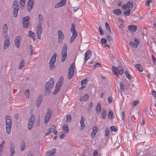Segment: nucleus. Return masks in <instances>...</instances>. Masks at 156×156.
<instances>
[{
	"label": "nucleus",
	"instance_id": "f257e3e1",
	"mask_svg": "<svg viewBox=\"0 0 156 156\" xmlns=\"http://www.w3.org/2000/svg\"><path fill=\"white\" fill-rule=\"evenodd\" d=\"M54 83V80L52 78H51L45 85V89L44 93L45 95H48L51 93L50 90L53 88Z\"/></svg>",
	"mask_w": 156,
	"mask_h": 156
},
{
	"label": "nucleus",
	"instance_id": "f03ea898",
	"mask_svg": "<svg viewBox=\"0 0 156 156\" xmlns=\"http://www.w3.org/2000/svg\"><path fill=\"white\" fill-rule=\"evenodd\" d=\"M70 31L72 34V35L70 39V43H72L77 36V33L75 29V25L74 24H72L70 29Z\"/></svg>",
	"mask_w": 156,
	"mask_h": 156
},
{
	"label": "nucleus",
	"instance_id": "7ed1b4c3",
	"mask_svg": "<svg viewBox=\"0 0 156 156\" xmlns=\"http://www.w3.org/2000/svg\"><path fill=\"white\" fill-rule=\"evenodd\" d=\"M112 69L113 73L117 76L118 77V75L117 74V72L119 74H122L124 73V70L121 66H119L117 68H116L114 66H112Z\"/></svg>",
	"mask_w": 156,
	"mask_h": 156
},
{
	"label": "nucleus",
	"instance_id": "20e7f679",
	"mask_svg": "<svg viewBox=\"0 0 156 156\" xmlns=\"http://www.w3.org/2000/svg\"><path fill=\"white\" fill-rule=\"evenodd\" d=\"M67 46L66 44H65L63 46L61 52L62 56L61 61L62 62H64L66 59L67 57Z\"/></svg>",
	"mask_w": 156,
	"mask_h": 156
},
{
	"label": "nucleus",
	"instance_id": "39448f33",
	"mask_svg": "<svg viewBox=\"0 0 156 156\" xmlns=\"http://www.w3.org/2000/svg\"><path fill=\"white\" fill-rule=\"evenodd\" d=\"M57 56L56 53H54V54L51 57L49 62V64L50 66V69L51 70L53 69L55 67L54 63L56 62V58Z\"/></svg>",
	"mask_w": 156,
	"mask_h": 156
},
{
	"label": "nucleus",
	"instance_id": "423d86ee",
	"mask_svg": "<svg viewBox=\"0 0 156 156\" xmlns=\"http://www.w3.org/2000/svg\"><path fill=\"white\" fill-rule=\"evenodd\" d=\"M41 23L39 22L37 27V38L40 39L42 33V29L41 26Z\"/></svg>",
	"mask_w": 156,
	"mask_h": 156
},
{
	"label": "nucleus",
	"instance_id": "0eeeda50",
	"mask_svg": "<svg viewBox=\"0 0 156 156\" xmlns=\"http://www.w3.org/2000/svg\"><path fill=\"white\" fill-rule=\"evenodd\" d=\"M52 114L51 111L50 109H48L47 112L45 114V116L44 122L45 123H47L49 121L51 118Z\"/></svg>",
	"mask_w": 156,
	"mask_h": 156
},
{
	"label": "nucleus",
	"instance_id": "6e6552de",
	"mask_svg": "<svg viewBox=\"0 0 156 156\" xmlns=\"http://www.w3.org/2000/svg\"><path fill=\"white\" fill-rule=\"evenodd\" d=\"M30 17L29 16L24 17L22 19V22L23 26L27 27L29 24V20Z\"/></svg>",
	"mask_w": 156,
	"mask_h": 156
},
{
	"label": "nucleus",
	"instance_id": "1a4fd4ad",
	"mask_svg": "<svg viewBox=\"0 0 156 156\" xmlns=\"http://www.w3.org/2000/svg\"><path fill=\"white\" fill-rule=\"evenodd\" d=\"M58 43L62 44L63 42V39L64 38L63 34L61 30H59L58 31Z\"/></svg>",
	"mask_w": 156,
	"mask_h": 156
},
{
	"label": "nucleus",
	"instance_id": "9d476101",
	"mask_svg": "<svg viewBox=\"0 0 156 156\" xmlns=\"http://www.w3.org/2000/svg\"><path fill=\"white\" fill-rule=\"evenodd\" d=\"M66 3V0H61L60 2L57 3L55 6V8H57L60 7L64 6Z\"/></svg>",
	"mask_w": 156,
	"mask_h": 156
},
{
	"label": "nucleus",
	"instance_id": "9b49d317",
	"mask_svg": "<svg viewBox=\"0 0 156 156\" xmlns=\"http://www.w3.org/2000/svg\"><path fill=\"white\" fill-rule=\"evenodd\" d=\"M92 55V52L90 50H88L85 54L84 62H86L90 58Z\"/></svg>",
	"mask_w": 156,
	"mask_h": 156
},
{
	"label": "nucleus",
	"instance_id": "f8f14e48",
	"mask_svg": "<svg viewBox=\"0 0 156 156\" xmlns=\"http://www.w3.org/2000/svg\"><path fill=\"white\" fill-rule=\"evenodd\" d=\"M34 4V0H29L27 4V9L29 12H30L32 9Z\"/></svg>",
	"mask_w": 156,
	"mask_h": 156
},
{
	"label": "nucleus",
	"instance_id": "ddd939ff",
	"mask_svg": "<svg viewBox=\"0 0 156 156\" xmlns=\"http://www.w3.org/2000/svg\"><path fill=\"white\" fill-rule=\"evenodd\" d=\"M5 119H6V126H11L12 125L11 119H10V117L7 115L5 116Z\"/></svg>",
	"mask_w": 156,
	"mask_h": 156
},
{
	"label": "nucleus",
	"instance_id": "4468645a",
	"mask_svg": "<svg viewBox=\"0 0 156 156\" xmlns=\"http://www.w3.org/2000/svg\"><path fill=\"white\" fill-rule=\"evenodd\" d=\"M10 150L11 152L10 154V156H13L15 152L14 150L15 147L13 144V143L11 142L10 143Z\"/></svg>",
	"mask_w": 156,
	"mask_h": 156
},
{
	"label": "nucleus",
	"instance_id": "2eb2a0df",
	"mask_svg": "<svg viewBox=\"0 0 156 156\" xmlns=\"http://www.w3.org/2000/svg\"><path fill=\"white\" fill-rule=\"evenodd\" d=\"M92 129L93 131L91 133V136L92 138H94L95 136V134L98 130V128L97 126H95L92 128Z\"/></svg>",
	"mask_w": 156,
	"mask_h": 156
},
{
	"label": "nucleus",
	"instance_id": "dca6fc26",
	"mask_svg": "<svg viewBox=\"0 0 156 156\" xmlns=\"http://www.w3.org/2000/svg\"><path fill=\"white\" fill-rule=\"evenodd\" d=\"M13 10H18L19 9V3L18 1L15 0L14 1L13 3L12 6Z\"/></svg>",
	"mask_w": 156,
	"mask_h": 156
},
{
	"label": "nucleus",
	"instance_id": "f3484780",
	"mask_svg": "<svg viewBox=\"0 0 156 156\" xmlns=\"http://www.w3.org/2000/svg\"><path fill=\"white\" fill-rule=\"evenodd\" d=\"M85 120L83 116H81V120L80 122L81 124V129H83L85 127V124L84 123Z\"/></svg>",
	"mask_w": 156,
	"mask_h": 156
},
{
	"label": "nucleus",
	"instance_id": "a211bd4d",
	"mask_svg": "<svg viewBox=\"0 0 156 156\" xmlns=\"http://www.w3.org/2000/svg\"><path fill=\"white\" fill-rule=\"evenodd\" d=\"M61 86V85H58V84H56L55 87V89L52 92L53 94H57L60 90Z\"/></svg>",
	"mask_w": 156,
	"mask_h": 156
},
{
	"label": "nucleus",
	"instance_id": "6ab92c4d",
	"mask_svg": "<svg viewBox=\"0 0 156 156\" xmlns=\"http://www.w3.org/2000/svg\"><path fill=\"white\" fill-rule=\"evenodd\" d=\"M20 41V37L17 36L14 42L15 46L17 48L19 47V43Z\"/></svg>",
	"mask_w": 156,
	"mask_h": 156
},
{
	"label": "nucleus",
	"instance_id": "aec40b11",
	"mask_svg": "<svg viewBox=\"0 0 156 156\" xmlns=\"http://www.w3.org/2000/svg\"><path fill=\"white\" fill-rule=\"evenodd\" d=\"M56 149L55 148H54L52 149V151H49L46 152V155L51 156L54 155L55 152L56 151Z\"/></svg>",
	"mask_w": 156,
	"mask_h": 156
},
{
	"label": "nucleus",
	"instance_id": "412c9836",
	"mask_svg": "<svg viewBox=\"0 0 156 156\" xmlns=\"http://www.w3.org/2000/svg\"><path fill=\"white\" fill-rule=\"evenodd\" d=\"M128 29L129 30L132 32H134L136 30V26L130 25L128 26Z\"/></svg>",
	"mask_w": 156,
	"mask_h": 156
},
{
	"label": "nucleus",
	"instance_id": "4be33fe9",
	"mask_svg": "<svg viewBox=\"0 0 156 156\" xmlns=\"http://www.w3.org/2000/svg\"><path fill=\"white\" fill-rule=\"evenodd\" d=\"M10 42L9 39H6L5 40L4 48L5 49H7L9 47Z\"/></svg>",
	"mask_w": 156,
	"mask_h": 156
},
{
	"label": "nucleus",
	"instance_id": "5701e85b",
	"mask_svg": "<svg viewBox=\"0 0 156 156\" xmlns=\"http://www.w3.org/2000/svg\"><path fill=\"white\" fill-rule=\"evenodd\" d=\"M69 73H74V64L72 63L70 65L69 68Z\"/></svg>",
	"mask_w": 156,
	"mask_h": 156
},
{
	"label": "nucleus",
	"instance_id": "b1692460",
	"mask_svg": "<svg viewBox=\"0 0 156 156\" xmlns=\"http://www.w3.org/2000/svg\"><path fill=\"white\" fill-rule=\"evenodd\" d=\"M89 98V96L88 94H86L84 96L81 97L80 98V101H86Z\"/></svg>",
	"mask_w": 156,
	"mask_h": 156
},
{
	"label": "nucleus",
	"instance_id": "393cba45",
	"mask_svg": "<svg viewBox=\"0 0 156 156\" xmlns=\"http://www.w3.org/2000/svg\"><path fill=\"white\" fill-rule=\"evenodd\" d=\"M62 129L65 133H67L69 132V129L67 124H65L63 126Z\"/></svg>",
	"mask_w": 156,
	"mask_h": 156
},
{
	"label": "nucleus",
	"instance_id": "a878e982",
	"mask_svg": "<svg viewBox=\"0 0 156 156\" xmlns=\"http://www.w3.org/2000/svg\"><path fill=\"white\" fill-rule=\"evenodd\" d=\"M42 101V98L41 97H39L36 101V104L37 107H39Z\"/></svg>",
	"mask_w": 156,
	"mask_h": 156
},
{
	"label": "nucleus",
	"instance_id": "bb28decb",
	"mask_svg": "<svg viewBox=\"0 0 156 156\" xmlns=\"http://www.w3.org/2000/svg\"><path fill=\"white\" fill-rule=\"evenodd\" d=\"M28 35L30 37L33 38L34 41H35L34 37L35 34L34 33L32 32L31 31H28Z\"/></svg>",
	"mask_w": 156,
	"mask_h": 156
},
{
	"label": "nucleus",
	"instance_id": "cd10ccee",
	"mask_svg": "<svg viewBox=\"0 0 156 156\" xmlns=\"http://www.w3.org/2000/svg\"><path fill=\"white\" fill-rule=\"evenodd\" d=\"M24 65V61L23 60H21L19 63V69H21Z\"/></svg>",
	"mask_w": 156,
	"mask_h": 156
},
{
	"label": "nucleus",
	"instance_id": "c85d7f7f",
	"mask_svg": "<svg viewBox=\"0 0 156 156\" xmlns=\"http://www.w3.org/2000/svg\"><path fill=\"white\" fill-rule=\"evenodd\" d=\"M101 104L99 103L98 104L97 106L96 107V109L98 112V114H99L101 112Z\"/></svg>",
	"mask_w": 156,
	"mask_h": 156
},
{
	"label": "nucleus",
	"instance_id": "c756f323",
	"mask_svg": "<svg viewBox=\"0 0 156 156\" xmlns=\"http://www.w3.org/2000/svg\"><path fill=\"white\" fill-rule=\"evenodd\" d=\"M63 78L62 76H61L60 79H59L58 82L56 83L57 84L60 85H62L63 83Z\"/></svg>",
	"mask_w": 156,
	"mask_h": 156
},
{
	"label": "nucleus",
	"instance_id": "7c9ffc66",
	"mask_svg": "<svg viewBox=\"0 0 156 156\" xmlns=\"http://www.w3.org/2000/svg\"><path fill=\"white\" fill-rule=\"evenodd\" d=\"M106 40L109 41H113V39L112 36L109 34H107L106 35Z\"/></svg>",
	"mask_w": 156,
	"mask_h": 156
},
{
	"label": "nucleus",
	"instance_id": "2f4dec72",
	"mask_svg": "<svg viewBox=\"0 0 156 156\" xmlns=\"http://www.w3.org/2000/svg\"><path fill=\"white\" fill-rule=\"evenodd\" d=\"M125 85L122 82H121L120 83V87L121 90L122 91L125 90Z\"/></svg>",
	"mask_w": 156,
	"mask_h": 156
},
{
	"label": "nucleus",
	"instance_id": "473e14b6",
	"mask_svg": "<svg viewBox=\"0 0 156 156\" xmlns=\"http://www.w3.org/2000/svg\"><path fill=\"white\" fill-rule=\"evenodd\" d=\"M113 113L110 110L109 111V113L108 115V119H111L113 117Z\"/></svg>",
	"mask_w": 156,
	"mask_h": 156
},
{
	"label": "nucleus",
	"instance_id": "72a5a7b5",
	"mask_svg": "<svg viewBox=\"0 0 156 156\" xmlns=\"http://www.w3.org/2000/svg\"><path fill=\"white\" fill-rule=\"evenodd\" d=\"M35 118L34 115H32L29 119V122L34 123Z\"/></svg>",
	"mask_w": 156,
	"mask_h": 156
},
{
	"label": "nucleus",
	"instance_id": "f704fd0d",
	"mask_svg": "<svg viewBox=\"0 0 156 156\" xmlns=\"http://www.w3.org/2000/svg\"><path fill=\"white\" fill-rule=\"evenodd\" d=\"M106 115L107 113L106 110L105 109H103L101 113V116L102 118L104 119H105Z\"/></svg>",
	"mask_w": 156,
	"mask_h": 156
},
{
	"label": "nucleus",
	"instance_id": "c9c22d12",
	"mask_svg": "<svg viewBox=\"0 0 156 156\" xmlns=\"http://www.w3.org/2000/svg\"><path fill=\"white\" fill-rule=\"evenodd\" d=\"M114 13L115 14L119 15L121 14L122 12L120 9H117L114 10Z\"/></svg>",
	"mask_w": 156,
	"mask_h": 156
},
{
	"label": "nucleus",
	"instance_id": "e433bc0d",
	"mask_svg": "<svg viewBox=\"0 0 156 156\" xmlns=\"http://www.w3.org/2000/svg\"><path fill=\"white\" fill-rule=\"evenodd\" d=\"M26 147V144L25 142L22 141L21 143V147L20 148V150L21 151H23Z\"/></svg>",
	"mask_w": 156,
	"mask_h": 156
},
{
	"label": "nucleus",
	"instance_id": "4c0bfd02",
	"mask_svg": "<svg viewBox=\"0 0 156 156\" xmlns=\"http://www.w3.org/2000/svg\"><path fill=\"white\" fill-rule=\"evenodd\" d=\"M11 126H6V132L8 134H9L11 132Z\"/></svg>",
	"mask_w": 156,
	"mask_h": 156
},
{
	"label": "nucleus",
	"instance_id": "58836bf2",
	"mask_svg": "<svg viewBox=\"0 0 156 156\" xmlns=\"http://www.w3.org/2000/svg\"><path fill=\"white\" fill-rule=\"evenodd\" d=\"M105 25L106 30L109 31L110 33H111V28L108 23L107 22H106L105 23Z\"/></svg>",
	"mask_w": 156,
	"mask_h": 156
},
{
	"label": "nucleus",
	"instance_id": "ea45409f",
	"mask_svg": "<svg viewBox=\"0 0 156 156\" xmlns=\"http://www.w3.org/2000/svg\"><path fill=\"white\" fill-rule=\"evenodd\" d=\"M137 70L140 72H142L143 71V69L140 64H137Z\"/></svg>",
	"mask_w": 156,
	"mask_h": 156
},
{
	"label": "nucleus",
	"instance_id": "a19ab883",
	"mask_svg": "<svg viewBox=\"0 0 156 156\" xmlns=\"http://www.w3.org/2000/svg\"><path fill=\"white\" fill-rule=\"evenodd\" d=\"M19 10H13V14L14 17H16L18 15V12Z\"/></svg>",
	"mask_w": 156,
	"mask_h": 156
},
{
	"label": "nucleus",
	"instance_id": "79ce46f5",
	"mask_svg": "<svg viewBox=\"0 0 156 156\" xmlns=\"http://www.w3.org/2000/svg\"><path fill=\"white\" fill-rule=\"evenodd\" d=\"M71 120V117L70 115H67L66 119V122H69Z\"/></svg>",
	"mask_w": 156,
	"mask_h": 156
},
{
	"label": "nucleus",
	"instance_id": "37998d69",
	"mask_svg": "<svg viewBox=\"0 0 156 156\" xmlns=\"http://www.w3.org/2000/svg\"><path fill=\"white\" fill-rule=\"evenodd\" d=\"M129 44L131 47H132L133 48H136V44L133 42H130L129 43Z\"/></svg>",
	"mask_w": 156,
	"mask_h": 156
},
{
	"label": "nucleus",
	"instance_id": "c03bdc74",
	"mask_svg": "<svg viewBox=\"0 0 156 156\" xmlns=\"http://www.w3.org/2000/svg\"><path fill=\"white\" fill-rule=\"evenodd\" d=\"M3 31H8V27H7V25L6 24H4L3 26Z\"/></svg>",
	"mask_w": 156,
	"mask_h": 156
},
{
	"label": "nucleus",
	"instance_id": "a18cd8bd",
	"mask_svg": "<svg viewBox=\"0 0 156 156\" xmlns=\"http://www.w3.org/2000/svg\"><path fill=\"white\" fill-rule=\"evenodd\" d=\"M131 10L130 9H127L125 12H124L123 13H124L125 15H126L127 16H129Z\"/></svg>",
	"mask_w": 156,
	"mask_h": 156
},
{
	"label": "nucleus",
	"instance_id": "49530a36",
	"mask_svg": "<svg viewBox=\"0 0 156 156\" xmlns=\"http://www.w3.org/2000/svg\"><path fill=\"white\" fill-rule=\"evenodd\" d=\"M25 0H20V8H21L22 7H24L25 5Z\"/></svg>",
	"mask_w": 156,
	"mask_h": 156
},
{
	"label": "nucleus",
	"instance_id": "de8ad7c7",
	"mask_svg": "<svg viewBox=\"0 0 156 156\" xmlns=\"http://www.w3.org/2000/svg\"><path fill=\"white\" fill-rule=\"evenodd\" d=\"M125 74L127 78L130 79L131 78V75L128 73V72L127 71H125Z\"/></svg>",
	"mask_w": 156,
	"mask_h": 156
},
{
	"label": "nucleus",
	"instance_id": "09e8293b",
	"mask_svg": "<svg viewBox=\"0 0 156 156\" xmlns=\"http://www.w3.org/2000/svg\"><path fill=\"white\" fill-rule=\"evenodd\" d=\"M105 135L106 136H108L109 135V130L108 128H105Z\"/></svg>",
	"mask_w": 156,
	"mask_h": 156
},
{
	"label": "nucleus",
	"instance_id": "8fccbe9b",
	"mask_svg": "<svg viewBox=\"0 0 156 156\" xmlns=\"http://www.w3.org/2000/svg\"><path fill=\"white\" fill-rule=\"evenodd\" d=\"M43 16L41 14H39L38 16L39 23L40 22L41 23V22H40V21H42L43 20Z\"/></svg>",
	"mask_w": 156,
	"mask_h": 156
},
{
	"label": "nucleus",
	"instance_id": "3c124183",
	"mask_svg": "<svg viewBox=\"0 0 156 156\" xmlns=\"http://www.w3.org/2000/svg\"><path fill=\"white\" fill-rule=\"evenodd\" d=\"M34 124V123L29 122L28 125V128L29 130L30 129L32 128Z\"/></svg>",
	"mask_w": 156,
	"mask_h": 156
},
{
	"label": "nucleus",
	"instance_id": "603ef678",
	"mask_svg": "<svg viewBox=\"0 0 156 156\" xmlns=\"http://www.w3.org/2000/svg\"><path fill=\"white\" fill-rule=\"evenodd\" d=\"M121 117L122 118V120L124 121L125 118V112H122L121 113Z\"/></svg>",
	"mask_w": 156,
	"mask_h": 156
},
{
	"label": "nucleus",
	"instance_id": "864d4df0",
	"mask_svg": "<svg viewBox=\"0 0 156 156\" xmlns=\"http://www.w3.org/2000/svg\"><path fill=\"white\" fill-rule=\"evenodd\" d=\"M74 73H69L68 75V77L69 79H70L72 78L73 75Z\"/></svg>",
	"mask_w": 156,
	"mask_h": 156
},
{
	"label": "nucleus",
	"instance_id": "5fc2aeb1",
	"mask_svg": "<svg viewBox=\"0 0 156 156\" xmlns=\"http://www.w3.org/2000/svg\"><path fill=\"white\" fill-rule=\"evenodd\" d=\"M93 106V102H91L89 105V107L88 108V110H91Z\"/></svg>",
	"mask_w": 156,
	"mask_h": 156
},
{
	"label": "nucleus",
	"instance_id": "6e6d98bb",
	"mask_svg": "<svg viewBox=\"0 0 156 156\" xmlns=\"http://www.w3.org/2000/svg\"><path fill=\"white\" fill-rule=\"evenodd\" d=\"M30 93V90L28 89H27L26 90L25 92V94L27 96V97H28L29 96V94Z\"/></svg>",
	"mask_w": 156,
	"mask_h": 156
},
{
	"label": "nucleus",
	"instance_id": "4d7b16f0",
	"mask_svg": "<svg viewBox=\"0 0 156 156\" xmlns=\"http://www.w3.org/2000/svg\"><path fill=\"white\" fill-rule=\"evenodd\" d=\"M52 127H53V133L55 134H56L57 133V131L56 129H55L56 128V127L54 125H52Z\"/></svg>",
	"mask_w": 156,
	"mask_h": 156
},
{
	"label": "nucleus",
	"instance_id": "13d9d810",
	"mask_svg": "<svg viewBox=\"0 0 156 156\" xmlns=\"http://www.w3.org/2000/svg\"><path fill=\"white\" fill-rule=\"evenodd\" d=\"M111 130L112 131L116 132L117 131V129L114 126H112L110 128Z\"/></svg>",
	"mask_w": 156,
	"mask_h": 156
},
{
	"label": "nucleus",
	"instance_id": "bf43d9fd",
	"mask_svg": "<svg viewBox=\"0 0 156 156\" xmlns=\"http://www.w3.org/2000/svg\"><path fill=\"white\" fill-rule=\"evenodd\" d=\"M101 42L103 44H106L107 42V40L105 38H102L101 39Z\"/></svg>",
	"mask_w": 156,
	"mask_h": 156
},
{
	"label": "nucleus",
	"instance_id": "052dcab7",
	"mask_svg": "<svg viewBox=\"0 0 156 156\" xmlns=\"http://www.w3.org/2000/svg\"><path fill=\"white\" fill-rule=\"evenodd\" d=\"M127 7H128L130 8H131L133 7V5L129 2H128L126 4Z\"/></svg>",
	"mask_w": 156,
	"mask_h": 156
},
{
	"label": "nucleus",
	"instance_id": "680f3d73",
	"mask_svg": "<svg viewBox=\"0 0 156 156\" xmlns=\"http://www.w3.org/2000/svg\"><path fill=\"white\" fill-rule=\"evenodd\" d=\"M99 30L101 35H103V32L101 26L99 27Z\"/></svg>",
	"mask_w": 156,
	"mask_h": 156
},
{
	"label": "nucleus",
	"instance_id": "e2e57ef3",
	"mask_svg": "<svg viewBox=\"0 0 156 156\" xmlns=\"http://www.w3.org/2000/svg\"><path fill=\"white\" fill-rule=\"evenodd\" d=\"M87 79H85L84 80H82L81 82V85H83L86 84L87 82Z\"/></svg>",
	"mask_w": 156,
	"mask_h": 156
},
{
	"label": "nucleus",
	"instance_id": "0e129e2a",
	"mask_svg": "<svg viewBox=\"0 0 156 156\" xmlns=\"http://www.w3.org/2000/svg\"><path fill=\"white\" fill-rule=\"evenodd\" d=\"M97 66H99V67H101V66L99 62H97L95 64L94 66V68H96Z\"/></svg>",
	"mask_w": 156,
	"mask_h": 156
},
{
	"label": "nucleus",
	"instance_id": "69168bd1",
	"mask_svg": "<svg viewBox=\"0 0 156 156\" xmlns=\"http://www.w3.org/2000/svg\"><path fill=\"white\" fill-rule=\"evenodd\" d=\"M151 58L153 61L154 62V63L156 62V58L153 55H151Z\"/></svg>",
	"mask_w": 156,
	"mask_h": 156
},
{
	"label": "nucleus",
	"instance_id": "338daca9",
	"mask_svg": "<svg viewBox=\"0 0 156 156\" xmlns=\"http://www.w3.org/2000/svg\"><path fill=\"white\" fill-rule=\"evenodd\" d=\"M144 153L142 151L140 152L138 155H137V156H144Z\"/></svg>",
	"mask_w": 156,
	"mask_h": 156
},
{
	"label": "nucleus",
	"instance_id": "774afa93",
	"mask_svg": "<svg viewBox=\"0 0 156 156\" xmlns=\"http://www.w3.org/2000/svg\"><path fill=\"white\" fill-rule=\"evenodd\" d=\"M98 154L97 151H94L93 156H98Z\"/></svg>",
	"mask_w": 156,
	"mask_h": 156
}]
</instances>
